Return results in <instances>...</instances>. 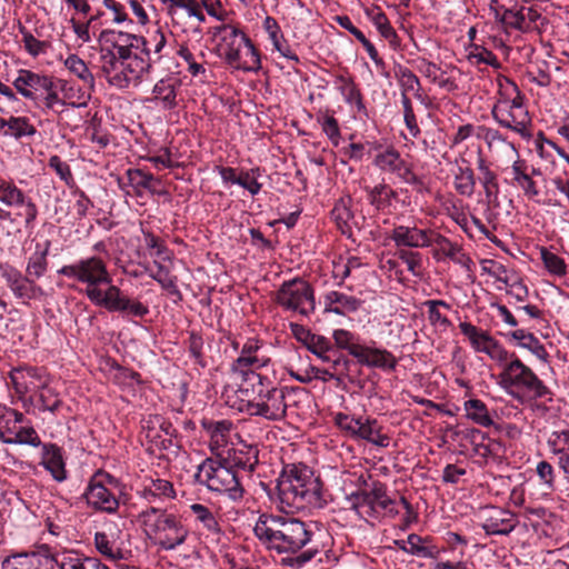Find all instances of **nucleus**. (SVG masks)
<instances>
[{
    "label": "nucleus",
    "mask_w": 569,
    "mask_h": 569,
    "mask_svg": "<svg viewBox=\"0 0 569 569\" xmlns=\"http://www.w3.org/2000/svg\"><path fill=\"white\" fill-rule=\"evenodd\" d=\"M0 272L14 298L21 303L29 305L31 300H39L44 296L42 287L33 278L27 273L23 274L17 268L9 264H0Z\"/></svg>",
    "instance_id": "f8f14e48"
},
{
    "label": "nucleus",
    "mask_w": 569,
    "mask_h": 569,
    "mask_svg": "<svg viewBox=\"0 0 569 569\" xmlns=\"http://www.w3.org/2000/svg\"><path fill=\"white\" fill-rule=\"evenodd\" d=\"M94 545L97 550L104 557L116 560L121 557V551L116 548L113 543L108 539L104 532H97L94 535Z\"/></svg>",
    "instance_id": "680f3d73"
},
{
    "label": "nucleus",
    "mask_w": 569,
    "mask_h": 569,
    "mask_svg": "<svg viewBox=\"0 0 569 569\" xmlns=\"http://www.w3.org/2000/svg\"><path fill=\"white\" fill-rule=\"evenodd\" d=\"M50 78L30 70H20L13 86L24 98L31 99L36 106H40L38 99L42 97L43 90L50 89Z\"/></svg>",
    "instance_id": "a211bd4d"
},
{
    "label": "nucleus",
    "mask_w": 569,
    "mask_h": 569,
    "mask_svg": "<svg viewBox=\"0 0 569 569\" xmlns=\"http://www.w3.org/2000/svg\"><path fill=\"white\" fill-rule=\"evenodd\" d=\"M194 479L210 491L226 495L232 501L241 500L244 493L237 471L223 458L204 459L198 466Z\"/></svg>",
    "instance_id": "20e7f679"
},
{
    "label": "nucleus",
    "mask_w": 569,
    "mask_h": 569,
    "mask_svg": "<svg viewBox=\"0 0 569 569\" xmlns=\"http://www.w3.org/2000/svg\"><path fill=\"white\" fill-rule=\"evenodd\" d=\"M481 527L487 535H509L516 527L515 515L498 507H486L481 512Z\"/></svg>",
    "instance_id": "dca6fc26"
},
{
    "label": "nucleus",
    "mask_w": 569,
    "mask_h": 569,
    "mask_svg": "<svg viewBox=\"0 0 569 569\" xmlns=\"http://www.w3.org/2000/svg\"><path fill=\"white\" fill-rule=\"evenodd\" d=\"M37 129L26 117H10L8 119V129L3 131L4 136L21 139L36 134Z\"/></svg>",
    "instance_id": "a19ab883"
},
{
    "label": "nucleus",
    "mask_w": 569,
    "mask_h": 569,
    "mask_svg": "<svg viewBox=\"0 0 569 569\" xmlns=\"http://www.w3.org/2000/svg\"><path fill=\"white\" fill-rule=\"evenodd\" d=\"M460 331L469 339L473 349L478 352L489 355L490 350L497 342L488 332L478 329L469 322L459 323Z\"/></svg>",
    "instance_id": "a878e982"
},
{
    "label": "nucleus",
    "mask_w": 569,
    "mask_h": 569,
    "mask_svg": "<svg viewBox=\"0 0 569 569\" xmlns=\"http://www.w3.org/2000/svg\"><path fill=\"white\" fill-rule=\"evenodd\" d=\"M325 302L328 303V306L338 305L340 309H345L349 312L357 311L361 306V300L339 291L328 292L325 297Z\"/></svg>",
    "instance_id": "603ef678"
},
{
    "label": "nucleus",
    "mask_w": 569,
    "mask_h": 569,
    "mask_svg": "<svg viewBox=\"0 0 569 569\" xmlns=\"http://www.w3.org/2000/svg\"><path fill=\"white\" fill-rule=\"evenodd\" d=\"M107 290L93 289L89 291V300L97 306L106 308L110 312H121L124 315L142 318L148 312L147 306L137 300H131L113 284H108Z\"/></svg>",
    "instance_id": "9b49d317"
},
{
    "label": "nucleus",
    "mask_w": 569,
    "mask_h": 569,
    "mask_svg": "<svg viewBox=\"0 0 569 569\" xmlns=\"http://www.w3.org/2000/svg\"><path fill=\"white\" fill-rule=\"evenodd\" d=\"M190 510L196 520L200 522L204 529L216 535L220 533V527L216 516L208 507L201 503H193L190 506Z\"/></svg>",
    "instance_id": "37998d69"
},
{
    "label": "nucleus",
    "mask_w": 569,
    "mask_h": 569,
    "mask_svg": "<svg viewBox=\"0 0 569 569\" xmlns=\"http://www.w3.org/2000/svg\"><path fill=\"white\" fill-rule=\"evenodd\" d=\"M397 358L388 350L371 348L368 367L395 370Z\"/></svg>",
    "instance_id": "5fc2aeb1"
},
{
    "label": "nucleus",
    "mask_w": 569,
    "mask_h": 569,
    "mask_svg": "<svg viewBox=\"0 0 569 569\" xmlns=\"http://www.w3.org/2000/svg\"><path fill=\"white\" fill-rule=\"evenodd\" d=\"M496 18L507 28H513L523 32L529 31V27L525 23L522 9H505L501 14L499 11H496Z\"/></svg>",
    "instance_id": "864d4df0"
},
{
    "label": "nucleus",
    "mask_w": 569,
    "mask_h": 569,
    "mask_svg": "<svg viewBox=\"0 0 569 569\" xmlns=\"http://www.w3.org/2000/svg\"><path fill=\"white\" fill-rule=\"evenodd\" d=\"M57 89V83L52 80V78H50V89L43 90L42 97L38 99V102L40 103L39 107L43 106L44 108L54 111L57 106L63 107L66 102L58 96Z\"/></svg>",
    "instance_id": "0e129e2a"
},
{
    "label": "nucleus",
    "mask_w": 569,
    "mask_h": 569,
    "mask_svg": "<svg viewBox=\"0 0 569 569\" xmlns=\"http://www.w3.org/2000/svg\"><path fill=\"white\" fill-rule=\"evenodd\" d=\"M276 489L280 508L286 513L322 507V483L306 465L284 466Z\"/></svg>",
    "instance_id": "f03ea898"
},
{
    "label": "nucleus",
    "mask_w": 569,
    "mask_h": 569,
    "mask_svg": "<svg viewBox=\"0 0 569 569\" xmlns=\"http://www.w3.org/2000/svg\"><path fill=\"white\" fill-rule=\"evenodd\" d=\"M244 53L239 52V66H232L236 69L244 71H257L261 68L260 56L252 41L249 39V43L244 44Z\"/></svg>",
    "instance_id": "de8ad7c7"
},
{
    "label": "nucleus",
    "mask_w": 569,
    "mask_h": 569,
    "mask_svg": "<svg viewBox=\"0 0 569 569\" xmlns=\"http://www.w3.org/2000/svg\"><path fill=\"white\" fill-rule=\"evenodd\" d=\"M188 350L190 356L194 359L196 363L206 367L203 359V339L196 332H191L188 340Z\"/></svg>",
    "instance_id": "774afa93"
},
{
    "label": "nucleus",
    "mask_w": 569,
    "mask_h": 569,
    "mask_svg": "<svg viewBox=\"0 0 569 569\" xmlns=\"http://www.w3.org/2000/svg\"><path fill=\"white\" fill-rule=\"evenodd\" d=\"M401 103L403 107V119L406 127L409 130L411 137L417 138L420 134V128L413 112L411 100L405 92L401 93Z\"/></svg>",
    "instance_id": "bf43d9fd"
},
{
    "label": "nucleus",
    "mask_w": 569,
    "mask_h": 569,
    "mask_svg": "<svg viewBox=\"0 0 569 569\" xmlns=\"http://www.w3.org/2000/svg\"><path fill=\"white\" fill-rule=\"evenodd\" d=\"M164 46V33L160 29H157L149 32L148 37L140 36L139 49L137 51L152 60V62H156L160 59V52Z\"/></svg>",
    "instance_id": "c756f323"
},
{
    "label": "nucleus",
    "mask_w": 569,
    "mask_h": 569,
    "mask_svg": "<svg viewBox=\"0 0 569 569\" xmlns=\"http://www.w3.org/2000/svg\"><path fill=\"white\" fill-rule=\"evenodd\" d=\"M480 129L482 131L481 137L488 144L489 149H501L506 147L515 150L513 144L507 141V139L498 130L485 127H481Z\"/></svg>",
    "instance_id": "052dcab7"
},
{
    "label": "nucleus",
    "mask_w": 569,
    "mask_h": 569,
    "mask_svg": "<svg viewBox=\"0 0 569 569\" xmlns=\"http://www.w3.org/2000/svg\"><path fill=\"white\" fill-rule=\"evenodd\" d=\"M293 333L298 340H300L309 351L317 356L322 361H330L333 348L330 341L319 335L311 333L303 327L296 325L293 327Z\"/></svg>",
    "instance_id": "aec40b11"
},
{
    "label": "nucleus",
    "mask_w": 569,
    "mask_h": 569,
    "mask_svg": "<svg viewBox=\"0 0 569 569\" xmlns=\"http://www.w3.org/2000/svg\"><path fill=\"white\" fill-rule=\"evenodd\" d=\"M10 380L16 391L19 393L40 389L39 400L43 410L56 412L62 405L58 395L42 381V375L37 368L28 367L13 369L10 372Z\"/></svg>",
    "instance_id": "1a4fd4ad"
},
{
    "label": "nucleus",
    "mask_w": 569,
    "mask_h": 569,
    "mask_svg": "<svg viewBox=\"0 0 569 569\" xmlns=\"http://www.w3.org/2000/svg\"><path fill=\"white\" fill-rule=\"evenodd\" d=\"M152 63V60L148 59L139 51H134V54L121 64V70L116 72L113 77H110V84L118 88H126L131 82H138L144 73L149 72Z\"/></svg>",
    "instance_id": "ddd939ff"
},
{
    "label": "nucleus",
    "mask_w": 569,
    "mask_h": 569,
    "mask_svg": "<svg viewBox=\"0 0 569 569\" xmlns=\"http://www.w3.org/2000/svg\"><path fill=\"white\" fill-rule=\"evenodd\" d=\"M253 398L246 403V411L250 416L262 417L271 421H278L286 417L284 389L264 386L260 381L257 386L253 385Z\"/></svg>",
    "instance_id": "0eeeda50"
},
{
    "label": "nucleus",
    "mask_w": 569,
    "mask_h": 569,
    "mask_svg": "<svg viewBox=\"0 0 569 569\" xmlns=\"http://www.w3.org/2000/svg\"><path fill=\"white\" fill-rule=\"evenodd\" d=\"M214 33L221 34V50L226 62L230 66H239V52L246 43H249V38L230 24L217 27Z\"/></svg>",
    "instance_id": "2eb2a0df"
},
{
    "label": "nucleus",
    "mask_w": 569,
    "mask_h": 569,
    "mask_svg": "<svg viewBox=\"0 0 569 569\" xmlns=\"http://www.w3.org/2000/svg\"><path fill=\"white\" fill-rule=\"evenodd\" d=\"M406 161L401 158L400 153L393 149L389 148L383 152H380L376 156L373 163L382 171H388L391 173H396L400 171L401 166Z\"/></svg>",
    "instance_id": "ea45409f"
},
{
    "label": "nucleus",
    "mask_w": 569,
    "mask_h": 569,
    "mask_svg": "<svg viewBox=\"0 0 569 569\" xmlns=\"http://www.w3.org/2000/svg\"><path fill=\"white\" fill-rule=\"evenodd\" d=\"M370 501V490H359L347 497L348 507L361 517H372Z\"/></svg>",
    "instance_id": "09e8293b"
},
{
    "label": "nucleus",
    "mask_w": 569,
    "mask_h": 569,
    "mask_svg": "<svg viewBox=\"0 0 569 569\" xmlns=\"http://www.w3.org/2000/svg\"><path fill=\"white\" fill-rule=\"evenodd\" d=\"M153 94L156 100L163 103V108L172 109L177 104L176 80L162 79L158 81L153 87Z\"/></svg>",
    "instance_id": "58836bf2"
},
{
    "label": "nucleus",
    "mask_w": 569,
    "mask_h": 569,
    "mask_svg": "<svg viewBox=\"0 0 569 569\" xmlns=\"http://www.w3.org/2000/svg\"><path fill=\"white\" fill-rule=\"evenodd\" d=\"M157 271L151 273L152 279L170 293H179L177 278L170 276L169 270L160 263H156Z\"/></svg>",
    "instance_id": "e2e57ef3"
},
{
    "label": "nucleus",
    "mask_w": 569,
    "mask_h": 569,
    "mask_svg": "<svg viewBox=\"0 0 569 569\" xmlns=\"http://www.w3.org/2000/svg\"><path fill=\"white\" fill-rule=\"evenodd\" d=\"M540 257L550 273L555 276L566 274V262L561 257L549 251L547 248L540 249Z\"/></svg>",
    "instance_id": "4d7b16f0"
},
{
    "label": "nucleus",
    "mask_w": 569,
    "mask_h": 569,
    "mask_svg": "<svg viewBox=\"0 0 569 569\" xmlns=\"http://www.w3.org/2000/svg\"><path fill=\"white\" fill-rule=\"evenodd\" d=\"M264 30L267 31L270 40L272 41V44L274 49L281 53V56L298 61V57L296 53H293L289 47L287 46L286 41L283 40V36L280 31V27L276 19L272 17H266L263 21Z\"/></svg>",
    "instance_id": "473e14b6"
},
{
    "label": "nucleus",
    "mask_w": 569,
    "mask_h": 569,
    "mask_svg": "<svg viewBox=\"0 0 569 569\" xmlns=\"http://www.w3.org/2000/svg\"><path fill=\"white\" fill-rule=\"evenodd\" d=\"M0 201L9 207H24V222L30 226L38 216L36 203L12 182L0 180Z\"/></svg>",
    "instance_id": "f3484780"
},
{
    "label": "nucleus",
    "mask_w": 569,
    "mask_h": 569,
    "mask_svg": "<svg viewBox=\"0 0 569 569\" xmlns=\"http://www.w3.org/2000/svg\"><path fill=\"white\" fill-rule=\"evenodd\" d=\"M370 510L372 517L381 511L390 515H397L398 510L393 508L396 501L387 496L386 486L379 481H375L370 489Z\"/></svg>",
    "instance_id": "c85d7f7f"
},
{
    "label": "nucleus",
    "mask_w": 569,
    "mask_h": 569,
    "mask_svg": "<svg viewBox=\"0 0 569 569\" xmlns=\"http://www.w3.org/2000/svg\"><path fill=\"white\" fill-rule=\"evenodd\" d=\"M41 465L51 473L54 480L63 481L67 477L61 450L52 443L42 445Z\"/></svg>",
    "instance_id": "5701e85b"
},
{
    "label": "nucleus",
    "mask_w": 569,
    "mask_h": 569,
    "mask_svg": "<svg viewBox=\"0 0 569 569\" xmlns=\"http://www.w3.org/2000/svg\"><path fill=\"white\" fill-rule=\"evenodd\" d=\"M126 174L129 184L134 189H151V183H160V180L152 173L146 172L141 169H128Z\"/></svg>",
    "instance_id": "6e6d98bb"
},
{
    "label": "nucleus",
    "mask_w": 569,
    "mask_h": 569,
    "mask_svg": "<svg viewBox=\"0 0 569 569\" xmlns=\"http://www.w3.org/2000/svg\"><path fill=\"white\" fill-rule=\"evenodd\" d=\"M355 438L366 440L382 448L388 447L390 442V438L380 432V427L376 419H362L361 417Z\"/></svg>",
    "instance_id": "bb28decb"
},
{
    "label": "nucleus",
    "mask_w": 569,
    "mask_h": 569,
    "mask_svg": "<svg viewBox=\"0 0 569 569\" xmlns=\"http://www.w3.org/2000/svg\"><path fill=\"white\" fill-rule=\"evenodd\" d=\"M258 449L252 446H242L241 448L232 449L228 457L223 458L232 469H241L252 472L258 465Z\"/></svg>",
    "instance_id": "b1692460"
},
{
    "label": "nucleus",
    "mask_w": 569,
    "mask_h": 569,
    "mask_svg": "<svg viewBox=\"0 0 569 569\" xmlns=\"http://www.w3.org/2000/svg\"><path fill=\"white\" fill-rule=\"evenodd\" d=\"M64 66L70 72L81 79L89 89H93L94 78L82 59H80L77 54H70L66 59Z\"/></svg>",
    "instance_id": "79ce46f5"
},
{
    "label": "nucleus",
    "mask_w": 569,
    "mask_h": 569,
    "mask_svg": "<svg viewBox=\"0 0 569 569\" xmlns=\"http://www.w3.org/2000/svg\"><path fill=\"white\" fill-rule=\"evenodd\" d=\"M510 87L512 93H503L505 97L497 101L491 114L500 126L525 136L530 117L523 106L522 93L513 82H510Z\"/></svg>",
    "instance_id": "423d86ee"
},
{
    "label": "nucleus",
    "mask_w": 569,
    "mask_h": 569,
    "mask_svg": "<svg viewBox=\"0 0 569 569\" xmlns=\"http://www.w3.org/2000/svg\"><path fill=\"white\" fill-rule=\"evenodd\" d=\"M58 273L86 283V295L88 298L89 291L92 288L100 289L99 286L110 284L112 281L106 262L96 256L80 259L72 264H66L58 270Z\"/></svg>",
    "instance_id": "6e6552de"
},
{
    "label": "nucleus",
    "mask_w": 569,
    "mask_h": 569,
    "mask_svg": "<svg viewBox=\"0 0 569 569\" xmlns=\"http://www.w3.org/2000/svg\"><path fill=\"white\" fill-rule=\"evenodd\" d=\"M12 445H29L32 447H39L41 445V440L32 427H23L20 423Z\"/></svg>",
    "instance_id": "338daca9"
},
{
    "label": "nucleus",
    "mask_w": 569,
    "mask_h": 569,
    "mask_svg": "<svg viewBox=\"0 0 569 569\" xmlns=\"http://www.w3.org/2000/svg\"><path fill=\"white\" fill-rule=\"evenodd\" d=\"M60 569H109L98 558L70 556L60 563Z\"/></svg>",
    "instance_id": "8fccbe9b"
},
{
    "label": "nucleus",
    "mask_w": 569,
    "mask_h": 569,
    "mask_svg": "<svg viewBox=\"0 0 569 569\" xmlns=\"http://www.w3.org/2000/svg\"><path fill=\"white\" fill-rule=\"evenodd\" d=\"M499 386L513 399L525 400H552V391L525 365L519 357L513 358L498 376Z\"/></svg>",
    "instance_id": "7ed1b4c3"
},
{
    "label": "nucleus",
    "mask_w": 569,
    "mask_h": 569,
    "mask_svg": "<svg viewBox=\"0 0 569 569\" xmlns=\"http://www.w3.org/2000/svg\"><path fill=\"white\" fill-rule=\"evenodd\" d=\"M428 542L429 538H423L417 533H410L407 538V553L422 558H437L439 550L436 546L428 545Z\"/></svg>",
    "instance_id": "4c0bfd02"
},
{
    "label": "nucleus",
    "mask_w": 569,
    "mask_h": 569,
    "mask_svg": "<svg viewBox=\"0 0 569 569\" xmlns=\"http://www.w3.org/2000/svg\"><path fill=\"white\" fill-rule=\"evenodd\" d=\"M140 519L149 535L154 536L163 550H173L186 542L188 529L179 518L166 509L149 507L140 513Z\"/></svg>",
    "instance_id": "39448f33"
},
{
    "label": "nucleus",
    "mask_w": 569,
    "mask_h": 569,
    "mask_svg": "<svg viewBox=\"0 0 569 569\" xmlns=\"http://www.w3.org/2000/svg\"><path fill=\"white\" fill-rule=\"evenodd\" d=\"M481 269L483 272L505 284H509L516 276L515 272L510 271L503 263L493 259L483 260L481 262Z\"/></svg>",
    "instance_id": "c03bdc74"
},
{
    "label": "nucleus",
    "mask_w": 569,
    "mask_h": 569,
    "mask_svg": "<svg viewBox=\"0 0 569 569\" xmlns=\"http://www.w3.org/2000/svg\"><path fill=\"white\" fill-rule=\"evenodd\" d=\"M466 417L481 427L493 425L486 403L479 399H470L465 402Z\"/></svg>",
    "instance_id": "e433bc0d"
},
{
    "label": "nucleus",
    "mask_w": 569,
    "mask_h": 569,
    "mask_svg": "<svg viewBox=\"0 0 569 569\" xmlns=\"http://www.w3.org/2000/svg\"><path fill=\"white\" fill-rule=\"evenodd\" d=\"M52 559L39 553H19L8 557L2 562L3 569H42L52 563Z\"/></svg>",
    "instance_id": "393cba45"
},
{
    "label": "nucleus",
    "mask_w": 569,
    "mask_h": 569,
    "mask_svg": "<svg viewBox=\"0 0 569 569\" xmlns=\"http://www.w3.org/2000/svg\"><path fill=\"white\" fill-rule=\"evenodd\" d=\"M477 169L480 172L479 181L483 188L487 203L497 207L499 204L498 196L500 192L497 173L490 169L486 159L482 157H479L477 160Z\"/></svg>",
    "instance_id": "412c9836"
},
{
    "label": "nucleus",
    "mask_w": 569,
    "mask_h": 569,
    "mask_svg": "<svg viewBox=\"0 0 569 569\" xmlns=\"http://www.w3.org/2000/svg\"><path fill=\"white\" fill-rule=\"evenodd\" d=\"M425 306L428 308V318L433 325L449 326L450 321L447 317L442 316L439 311V307H443L449 309L450 306L443 300H428L425 302Z\"/></svg>",
    "instance_id": "69168bd1"
},
{
    "label": "nucleus",
    "mask_w": 569,
    "mask_h": 569,
    "mask_svg": "<svg viewBox=\"0 0 569 569\" xmlns=\"http://www.w3.org/2000/svg\"><path fill=\"white\" fill-rule=\"evenodd\" d=\"M351 203L350 197L340 198L331 210V218L343 234L351 233V220L353 219Z\"/></svg>",
    "instance_id": "7c9ffc66"
},
{
    "label": "nucleus",
    "mask_w": 569,
    "mask_h": 569,
    "mask_svg": "<svg viewBox=\"0 0 569 569\" xmlns=\"http://www.w3.org/2000/svg\"><path fill=\"white\" fill-rule=\"evenodd\" d=\"M432 243L437 244L439 250L451 260L462 263L465 259V253L462 249L457 243L451 242L447 237L440 233H432Z\"/></svg>",
    "instance_id": "49530a36"
},
{
    "label": "nucleus",
    "mask_w": 569,
    "mask_h": 569,
    "mask_svg": "<svg viewBox=\"0 0 569 569\" xmlns=\"http://www.w3.org/2000/svg\"><path fill=\"white\" fill-rule=\"evenodd\" d=\"M99 41L110 46H128V48H134V51H137L139 49L140 36L122 31L103 30L99 36Z\"/></svg>",
    "instance_id": "c9c22d12"
},
{
    "label": "nucleus",
    "mask_w": 569,
    "mask_h": 569,
    "mask_svg": "<svg viewBox=\"0 0 569 569\" xmlns=\"http://www.w3.org/2000/svg\"><path fill=\"white\" fill-rule=\"evenodd\" d=\"M276 301L282 308L302 316H308L315 310L313 289L300 278L284 281L277 291Z\"/></svg>",
    "instance_id": "9d476101"
},
{
    "label": "nucleus",
    "mask_w": 569,
    "mask_h": 569,
    "mask_svg": "<svg viewBox=\"0 0 569 569\" xmlns=\"http://www.w3.org/2000/svg\"><path fill=\"white\" fill-rule=\"evenodd\" d=\"M100 69L110 83V77L121 70V62L117 59L114 50L102 47L100 50Z\"/></svg>",
    "instance_id": "3c124183"
},
{
    "label": "nucleus",
    "mask_w": 569,
    "mask_h": 569,
    "mask_svg": "<svg viewBox=\"0 0 569 569\" xmlns=\"http://www.w3.org/2000/svg\"><path fill=\"white\" fill-rule=\"evenodd\" d=\"M537 476L540 480V486L546 492H551L556 488L555 469L548 461H539L536 467Z\"/></svg>",
    "instance_id": "13d9d810"
},
{
    "label": "nucleus",
    "mask_w": 569,
    "mask_h": 569,
    "mask_svg": "<svg viewBox=\"0 0 569 569\" xmlns=\"http://www.w3.org/2000/svg\"><path fill=\"white\" fill-rule=\"evenodd\" d=\"M552 452L558 456V463L562 471L569 476V430L556 433Z\"/></svg>",
    "instance_id": "a18cd8bd"
},
{
    "label": "nucleus",
    "mask_w": 569,
    "mask_h": 569,
    "mask_svg": "<svg viewBox=\"0 0 569 569\" xmlns=\"http://www.w3.org/2000/svg\"><path fill=\"white\" fill-rule=\"evenodd\" d=\"M455 190L463 197H471L476 189V177L470 167H458L453 177Z\"/></svg>",
    "instance_id": "f704fd0d"
},
{
    "label": "nucleus",
    "mask_w": 569,
    "mask_h": 569,
    "mask_svg": "<svg viewBox=\"0 0 569 569\" xmlns=\"http://www.w3.org/2000/svg\"><path fill=\"white\" fill-rule=\"evenodd\" d=\"M23 420V415L13 409H4L0 415V440L4 443L12 445L16 432Z\"/></svg>",
    "instance_id": "2f4dec72"
},
{
    "label": "nucleus",
    "mask_w": 569,
    "mask_h": 569,
    "mask_svg": "<svg viewBox=\"0 0 569 569\" xmlns=\"http://www.w3.org/2000/svg\"><path fill=\"white\" fill-rule=\"evenodd\" d=\"M432 231L417 227L397 226L393 228L390 239L397 247L423 248L432 244Z\"/></svg>",
    "instance_id": "6ab92c4d"
},
{
    "label": "nucleus",
    "mask_w": 569,
    "mask_h": 569,
    "mask_svg": "<svg viewBox=\"0 0 569 569\" xmlns=\"http://www.w3.org/2000/svg\"><path fill=\"white\" fill-rule=\"evenodd\" d=\"M268 359L259 358L258 356H242L240 355L231 365V371L234 375L241 376L243 380H257L262 381V376L256 373L257 369H260L268 363Z\"/></svg>",
    "instance_id": "4be33fe9"
},
{
    "label": "nucleus",
    "mask_w": 569,
    "mask_h": 569,
    "mask_svg": "<svg viewBox=\"0 0 569 569\" xmlns=\"http://www.w3.org/2000/svg\"><path fill=\"white\" fill-rule=\"evenodd\" d=\"M50 246L49 240L44 241L43 244L38 242L34 252L28 259L26 273L34 280L47 272Z\"/></svg>",
    "instance_id": "cd10ccee"
},
{
    "label": "nucleus",
    "mask_w": 569,
    "mask_h": 569,
    "mask_svg": "<svg viewBox=\"0 0 569 569\" xmlns=\"http://www.w3.org/2000/svg\"><path fill=\"white\" fill-rule=\"evenodd\" d=\"M512 338L519 341V346L528 349L532 352L538 359L547 362L549 353L547 352L545 346L538 340L533 333L526 332L522 329L516 330L511 333Z\"/></svg>",
    "instance_id": "72a5a7b5"
},
{
    "label": "nucleus",
    "mask_w": 569,
    "mask_h": 569,
    "mask_svg": "<svg viewBox=\"0 0 569 569\" xmlns=\"http://www.w3.org/2000/svg\"><path fill=\"white\" fill-rule=\"evenodd\" d=\"M313 527V522L295 517L262 513L253 532L267 549L289 555L282 558V566L302 569L320 552L318 545H315Z\"/></svg>",
    "instance_id": "f257e3e1"
},
{
    "label": "nucleus",
    "mask_w": 569,
    "mask_h": 569,
    "mask_svg": "<svg viewBox=\"0 0 569 569\" xmlns=\"http://www.w3.org/2000/svg\"><path fill=\"white\" fill-rule=\"evenodd\" d=\"M99 476L102 475L97 473L91 479L83 497L87 503L93 509L107 513H114L119 508V500L101 481H98Z\"/></svg>",
    "instance_id": "4468645a"
}]
</instances>
